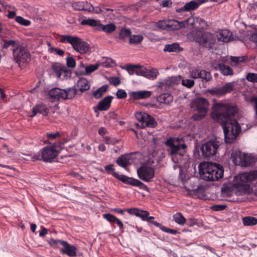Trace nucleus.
Instances as JSON below:
<instances>
[{
  "label": "nucleus",
  "mask_w": 257,
  "mask_h": 257,
  "mask_svg": "<svg viewBox=\"0 0 257 257\" xmlns=\"http://www.w3.org/2000/svg\"><path fill=\"white\" fill-rule=\"evenodd\" d=\"M213 118L221 123L224 140L227 144L232 143L239 135L241 127L237 121L232 118L237 112L235 106L228 104L216 103L213 106Z\"/></svg>",
  "instance_id": "nucleus-1"
},
{
  "label": "nucleus",
  "mask_w": 257,
  "mask_h": 257,
  "mask_svg": "<svg viewBox=\"0 0 257 257\" xmlns=\"http://www.w3.org/2000/svg\"><path fill=\"white\" fill-rule=\"evenodd\" d=\"M3 47L13 51L14 60L19 65L27 63L31 60V54L29 49L19 41L4 40Z\"/></svg>",
  "instance_id": "nucleus-2"
},
{
  "label": "nucleus",
  "mask_w": 257,
  "mask_h": 257,
  "mask_svg": "<svg viewBox=\"0 0 257 257\" xmlns=\"http://www.w3.org/2000/svg\"><path fill=\"white\" fill-rule=\"evenodd\" d=\"M49 145L43 148L40 152L35 154L32 157L33 161H43L45 162H52L59 155L61 150V142H56L53 144L49 143Z\"/></svg>",
  "instance_id": "nucleus-3"
},
{
  "label": "nucleus",
  "mask_w": 257,
  "mask_h": 257,
  "mask_svg": "<svg viewBox=\"0 0 257 257\" xmlns=\"http://www.w3.org/2000/svg\"><path fill=\"white\" fill-rule=\"evenodd\" d=\"M200 172L204 180L208 181H215L223 177L224 169L220 164L209 163L206 167L200 170Z\"/></svg>",
  "instance_id": "nucleus-4"
},
{
  "label": "nucleus",
  "mask_w": 257,
  "mask_h": 257,
  "mask_svg": "<svg viewBox=\"0 0 257 257\" xmlns=\"http://www.w3.org/2000/svg\"><path fill=\"white\" fill-rule=\"evenodd\" d=\"M164 144L168 147L167 150L169 155L172 157L174 162H175L174 157L178 155L180 157L182 156L184 150L187 147L182 138L170 137L166 140Z\"/></svg>",
  "instance_id": "nucleus-5"
},
{
  "label": "nucleus",
  "mask_w": 257,
  "mask_h": 257,
  "mask_svg": "<svg viewBox=\"0 0 257 257\" xmlns=\"http://www.w3.org/2000/svg\"><path fill=\"white\" fill-rule=\"evenodd\" d=\"M195 24V20L193 17H189L187 20L179 22L174 20L159 21L157 23L158 28L167 31L177 30L183 27L190 29Z\"/></svg>",
  "instance_id": "nucleus-6"
},
{
  "label": "nucleus",
  "mask_w": 257,
  "mask_h": 257,
  "mask_svg": "<svg viewBox=\"0 0 257 257\" xmlns=\"http://www.w3.org/2000/svg\"><path fill=\"white\" fill-rule=\"evenodd\" d=\"M77 91V88L75 86L64 89L55 87L50 89L48 94L52 101L55 102L61 99H71L75 96Z\"/></svg>",
  "instance_id": "nucleus-7"
},
{
  "label": "nucleus",
  "mask_w": 257,
  "mask_h": 257,
  "mask_svg": "<svg viewBox=\"0 0 257 257\" xmlns=\"http://www.w3.org/2000/svg\"><path fill=\"white\" fill-rule=\"evenodd\" d=\"M59 41L62 43H68L70 44L76 51L81 54L86 53L90 50L89 45L76 36L62 35L60 36Z\"/></svg>",
  "instance_id": "nucleus-8"
},
{
  "label": "nucleus",
  "mask_w": 257,
  "mask_h": 257,
  "mask_svg": "<svg viewBox=\"0 0 257 257\" xmlns=\"http://www.w3.org/2000/svg\"><path fill=\"white\" fill-rule=\"evenodd\" d=\"M113 164H110L105 166L104 168L105 171L109 174L111 173L114 177L124 184L138 187L144 190L147 191L148 190L147 186L140 180L124 175H119L118 173L114 172L115 169L113 168Z\"/></svg>",
  "instance_id": "nucleus-9"
},
{
  "label": "nucleus",
  "mask_w": 257,
  "mask_h": 257,
  "mask_svg": "<svg viewBox=\"0 0 257 257\" xmlns=\"http://www.w3.org/2000/svg\"><path fill=\"white\" fill-rule=\"evenodd\" d=\"M191 34L194 41L206 48H212L216 42L214 36L208 32L193 31Z\"/></svg>",
  "instance_id": "nucleus-10"
},
{
  "label": "nucleus",
  "mask_w": 257,
  "mask_h": 257,
  "mask_svg": "<svg viewBox=\"0 0 257 257\" xmlns=\"http://www.w3.org/2000/svg\"><path fill=\"white\" fill-rule=\"evenodd\" d=\"M256 179H257V170L244 172L237 177V181L234 184V186L242 190V193H246L249 187V185L247 183Z\"/></svg>",
  "instance_id": "nucleus-11"
},
{
  "label": "nucleus",
  "mask_w": 257,
  "mask_h": 257,
  "mask_svg": "<svg viewBox=\"0 0 257 257\" xmlns=\"http://www.w3.org/2000/svg\"><path fill=\"white\" fill-rule=\"evenodd\" d=\"M220 145V141L217 139H212L207 142L201 148L202 156L208 158L215 155Z\"/></svg>",
  "instance_id": "nucleus-12"
},
{
  "label": "nucleus",
  "mask_w": 257,
  "mask_h": 257,
  "mask_svg": "<svg viewBox=\"0 0 257 257\" xmlns=\"http://www.w3.org/2000/svg\"><path fill=\"white\" fill-rule=\"evenodd\" d=\"M137 173L141 180L147 182L152 181L155 176L154 169L147 165H143L138 168Z\"/></svg>",
  "instance_id": "nucleus-13"
},
{
  "label": "nucleus",
  "mask_w": 257,
  "mask_h": 257,
  "mask_svg": "<svg viewBox=\"0 0 257 257\" xmlns=\"http://www.w3.org/2000/svg\"><path fill=\"white\" fill-rule=\"evenodd\" d=\"M234 86V82H228L221 87L208 89L207 92L213 96H220L231 92L233 90Z\"/></svg>",
  "instance_id": "nucleus-14"
},
{
  "label": "nucleus",
  "mask_w": 257,
  "mask_h": 257,
  "mask_svg": "<svg viewBox=\"0 0 257 257\" xmlns=\"http://www.w3.org/2000/svg\"><path fill=\"white\" fill-rule=\"evenodd\" d=\"M190 77L193 79L201 78L203 81L208 82L212 77L210 72L199 67L192 69L189 71Z\"/></svg>",
  "instance_id": "nucleus-15"
},
{
  "label": "nucleus",
  "mask_w": 257,
  "mask_h": 257,
  "mask_svg": "<svg viewBox=\"0 0 257 257\" xmlns=\"http://www.w3.org/2000/svg\"><path fill=\"white\" fill-rule=\"evenodd\" d=\"M225 62V58H221L219 60L212 62L211 66L215 70H219L223 75H233V70L229 66L224 64Z\"/></svg>",
  "instance_id": "nucleus-16"
},
{
  "label": "nucleus",
  "mask_w": 257,
  "mask_h": 257,
  "mask_svg": "<svg viewBox=\"0 0 257 257\" xmlns=\"http://www.w3.org/2000/svg\"><path fill=\"white\" fill-rule=\"evenodd\" d=\"M208 106L207 100L203 97L197 98L191 103V108L197 111L207 112Z\"/></svg>",
  "instance_id": "nucleus-17"
},
{
  "label": "nucleus",
  "mask_w": 257,
  "mask_h": 257,
  "mask_svg": "<svg viewBox=\"0 0 257 257\" xmlns=\"http://www.w3.org/2000/svg\"><path fill=\"white\" fill-rule=\"evenodd\" d=\"M207 2V0H196L191 1L187 3L184 7L180 8L177 11L178 13H182L183 12H191L197 9L199 7Z\"/></svg>",
  "instance_id": "nucleus-18"
},
{
  "label": "nucleus",
  "mask_w": 257,
  "mask_h": 257,
  "mask_svg": "<svg viewBox=\"0 0 257 257\" xmlns=\"http://www.w3.org/2000/svg\"><path fill=\"white\" fill-rule=\"evenodd\" d=\"M113 97L112 96H107L104 97L97 104L96 106L93 107V110L95 112H97V110L107 111L111 106V103Z\"/></svg>",
  "instance_id": "nucleus-19"
},
{
  "label": "nucleus",
  "mask_w": 257,
  "mask_h": 257,
  "mask_svg": "<svg viewBox=\"0 0 257 257\" xmlns=\"http://www.w3.org/2000/svg\"><path fill=\"white\" fill-rule=\"evenodd\" d=\"M126 70L130 75L134 74L146 77L148 70L140 65H128L126 66Z\"/></svg>",
  "instance_id": "nucleus-20"
},
{
  "label": "nucleus",
  "mask_w": 257,
  "mask_h": 257,
  "mask_svg": "<svg viewBox=\"0 0 257 257\" xmlns=\"http://www.w3.org/2000/svg\"><path fill=\"white\" fill-rule=\"evenodd\" d=\"M63 247L60 249V252L62 254H66L69 257H76L77 254V247L71 244H69L66 241L64 242Z\"/></svg>",
  "instance_id": "nucleus-21"
},
{
  "label": "nucleus",
  "mask_w": 257,
  "mask_h": 257,
  "mask_svg": "<svg viewBox=\"0 0 257 257\" xmlns=\"http://www.w3.org/2000/svg\"><path fill=\"white\" fill-rule=\"evenodd\" d=\"M126 211L130 215H136V216L141 218L142 220L144 221H145L147 217L150 215V213L148 211L141 210L135 207L126 209Z\"/></svg>",
  "instance_id": "nucleus-22"
},
{
  "label": "nucleus",
  "mask_w": 257,
  "mask_h": 257,
  "mask_svg": "<svg viewBox=\"0 0 257 257\" xmlns=\"http://www.w3.org/2000/svg\"><path fill=\"white\" fill-rule=\"evenodd\" d=\"M152 92L148 90H139L133 91L129 93L131 98L134 100H140L146 99L151 96Z\"/></svg>",
  "instance_id": "nucleus-23"
},
{
  "label": "nucleus",
  "mask_w": 257,
  "mask_h": 257,
  "mask_svg": "<svg viewBox=\"0 0 257 257\" xmlns=\"http://www.w3.org/2000/svg\"><path fill=\"white\" fill-rule=\"evenodd\" d=\"M131 154L122 155L117 159L116 162L118 165L125 168L131 163Z\"/></svg>",
  "instance_id": "nucleus-24"
},
{
  "label": "nucleus",
  "mask_w": 257,
  "mask_h": 257,
  "mask_svg": "<svg viewBox=\"0 0 257 257\" xmlns=\"http://www.w3.org/2000/svg\"><path fill=\"white\" fill-rule=\"evenodd\" d=\"M77 93L80 92V93L85 91L88 90L90 88V83L89 81L85 78H80L77 82Z\"/></svg>",
  "instance_id": "nucleus-25"
},
{
  "label": "nucleus",
  "mask_w": 257,
  "mask_h": 257,
  "mask_svg": "<svg viewBox=\"0 0 257 257\" xmlns=\"http://www.w3.org/2000/svg\"><path fill=\"white\" fill-rule=\"evenodd\" d=\"M38 113L47 115L49 113V109L45 105H37L33 108V113L31 115V117H34Z\"/></svg>",
  "instance_id": "nucleus-26"
},
{
  "label": "nucleus",
  "mask_w": 257,
  "mask_h": 257,
  "mask_svg": "<svg viewBox=\"0 0 257 257\" xmlns=\"http://www.w3.org/2000/svg\"><path fill=\"white\" fill-rule=\"evenodd\" d=\"M244 157V153L240 151H233L231 154V158L236 165H240Z\"/></svg>",
  "instance_id": "nucleus-27"
},
{
  "label": "nucleus",
  "mask_w": 257,
  "mask_h": 257,
  "mask_svg": "<svg viewBox=\"0 0 257 257\" xmlns=\"http://www.w3.org/2000/svg\"><path fill=\"white\" fill-rule=\"evenodd\" d=\"M116 29V26L112 24L109 23L107 25H104L101 23L100 21L97 31H102L106 33H111L115 31Z\"/></svg>",
  "instance_id": "nucleus-28"
},
{
  "label": "nucleus",
  "mask_w": 257,
  "mask_h": 257,
  "mask_svg": "<svg viewBox=\"0 0 257 257\" xmlns=\"http://www.w3.org/2000/svg\"><path fill=\"white\" fill-rule=\"evenodd\" d=\"M218 39L224 42H228L233 40L231 32L227 30H222L220 32Z\"/></svg>",
  "instance_id": "nucleus-29"
},
{
  "label": "nucleus",
  "mask_w": 257,
  "mask_h": 257,
  "mask_svg": "<svg viewBox=\"0 0 257 257\" xmlns=\"http://www.w3.org/2000/svg\"><path fill=\"white\" fill-rule=\"evenodd\" d=\"M173 96L169 93H165L161 94L157 98V101L160 103L169 104L173 101Z\"/></svg>",
  "instance_id": "nucleus-30"
},
{
  "label": "nucleus",
  "mask_w": 257,
  "mask_h": 257,
  "mask_svg": "<svg viewBox=\"0 0 257 257\" xmlns=\"http://www.w3.org/2000/svg\"><path fill=\"white\" fill-rule=\"evenodd\" d=\"M99 67L98 64H95L94 65H90L85 67V71H77L76 72V74L77 75H84V74H88L91 73L97 69H98Z\"/></svg>",
  "instance_id": "nucleus-31"
},
{
  "label": "nucleus",
  "mask_w": 257,
  "mask_h": 257,
  "mask_svg": "<svg viewBox=\"0 0 257 257\" xmlns=\"http://www.w3.org/2000/svg\"><path fill=\"white\" fill-rule=\"evenodd\" d=\"M146 119L143 120L141 123L142 127H145L146 126L155 127L157 125V122L155 119L148 114V117H145Z\"/></svg>",
  "instance_id": "nucleus-32"
},
{
  "label": "nucleus",
  "mask_w": 257,
  "mask_h": 257,
  "mask_svg": "<svg viewBox=\"0 0 257 257\" xmlns=\"http://www.w3.org/2000/svg\"><path fill=\"white\" fill-rule=\"evenodd\" d=\"M100 20H95L93 19H84L81 21L80 24L82 26H89L92 27H95L97 30L100 23Z\"/></svg>",
  "instance_id": "nucleus-33"
},
{
  "label": "nucleus",
  "mask_w": 257,
  "mask_h": 257,
  "mask_svg": "<svg viewBox=\"0 0 257 257\" xmlns=\"http://www.w3.org/2000/svg\"><path fill=\"white\" fill-rule=\"evenodd\" d=\"M244 157L240 164L241 166L247 167L255 162V158L251 155H247L244 153Z\"/></svg>",
  "instance_id": "nucleus-34"
},
{
  "label": "nucleus",
  "mask_w": 257,
  "mask_h": 257,
  "mask_svg": "<svg viewBox=\"0 0 257 257\" xmlns=\"http://www.w3.org/2000/svg\"><path fill=\"white\" fill-rule=\"evenodd\" d=\"M131 35L132 32L129 29L122 28L119 33L118 38L120 40L124 42L127 38L130 39Z\"/></svg>",
  "instance_id": "nucleus-35"
},
{
  "label": "nucleus",
  "mask_w": 257,
  "mask_h": 257,
  "mask_svg": "<svg viewBox=\"0 0 257 257\" xmlns=\"http://www.w3.org/2000/svg\"><path fill=\"white\" fill-rule=\"evenodd\" d=\"M108 86L107 84L103 85L97 90L93 92L92 95L96 99L100 98L102 96L108 89Z\"/></svg>",
  "instance_id": "nucleus-36"
},
{
  "label": "nucleus",
  "mask_w": 257,
  "mask_h": 257,
  "mask_svg": "<svg viewBox=\"0 0 257 257\" xmlns=\"http://www.w3.org/2000/svg\"><path fill=\"white\" fill-rule=\"evenodd\" d=\"M244 226H253L257 224V218L252 216L244 217L242 219Z\"/></svg>",
  "instance_id": "nucleus-37"
},
{
  "label": "nucleus",
  "mask_w": 257,
  "mask_h": 257,
  "mask_svg": "<svg viewBox=\"0 0 257 257\" xmlns=\"http://www.w3.org/2000/svg\"><path fill=\"white\" fill-rule=\"evenodd\" d=\"M173 220L180 225H183L186 222V219L181 213L178 212L173 216Z\"/></svg>",
  "instance_id": "nucleus-38"
},
{
  "label": "nucleus",
  "mask_w": 257,
  "mask_h": 257,
  "mask_svg": "<svg viewBox=\"0 0 257 257\" xmlns=\"http://www.w3.org/2000/svg\"><path fill=\"white\" fill-rule=\"evenodd\" d=\"M144 38L141 35H131L129 39V43L130 44H138L142 42Z\"/></svg>",
  "instance_id": "nucleus-39"
},
{
  "label": "nucleus",
  "mask_w": 257,
  "mask_h": 257,
  "mask_svg": "<svg viewBox=\"0 0 257 257\" xmlns=\"http://www.w3.org/2000/svg\"><path fill=\"white\" fill-rule=\"evenodd\" d=\"M65 241V240L51 238L48 240V243L53 248H59V245H61L63 246L64 244V242Z\"/></svg>",
  "instance_id": "nucleus-40"
},
{
  "label": "nucleus",
  "mask_w": 257,
  "mask_h": 257,
  "mask_svg": "<svg viewBox=\"0 0 257 257\" xmlns=\"http://www.w3.org/2000/svg\"><path fill=\"white\" fill-rule=\"evenodd\" d=\"M180 46L178 43H173L165 46L164 50L167 52H176L180 51Z\"/></svg>",
  "instance_id": "nucleus-41"
},
{
  "label": "nucleus",
  "mask_w": 257,
  "mask_h": 257,
  "mask_svg": "<svg viewBox=\"0 0 257 257\" xmlns=\"http://www.w3.org/2000/svg\"><path fill=\"white\" fill-rule=\"evenodd\" d=\"M173 86L171 81L169 79H166L163 81L162 82H160L159 87L161 89L168 90L170 89V87Z\"/></svg>",
  "instance_id": "nucleus-42"
},
{
  "label": "nucleus",
  "mask_w": 257,
  "mask_h": 257,
  "mask_svg": "<svg viewBox=\"0 0 257 257\" xmlns=\"http://www.w3.org/2000/svg\"><path fill=\"white\" fill-rule=\"evenodd\" d=\"M52 68L58 77H60L61 75H62L63 66H61L60 64L57 63H53L52 65Z\"/></svg>",
  "instance_id": "nucleus-43"
},
{
  "label": "nucleus",
  "mask_w": 257,
  "mask_h": 257,
  "mask_svg": "<svg viewBox=\"0 0 257 257\" xmlns=\"http://www.w3.org/2000/svg\"><path fill=\"white\" fill-rule=\"evenodd\" d=\"M48 46L49 47L48 51L50 53L55 52L57 54L61 56H62L64 54V51L58 48L53 47L50 43H48Z\"/></svg>",
  "instance_id": "nucleus-44"
},
{
  "label": "nucleus",
  "mask_w": 257,
  "mask_h": 257,
  "mask_svg": "<svg viewBox=\"0 0 257 257\" xmlns=\"http://www.w3.org/2000/svg\"><path fill=\"white\" fill-rule=\"evenodd\" d=\"M15 20L18 23L23 26H29L31 24V22L29 20L25 19L21 16L16 17Z\"/></svg>",
  "instance_id": "nucleus-45"
},
{
  "label": "nucleus",
  "mask_w": 257,
  "mask_h": 257,
  "mask_svg": "<svg viewBox=\"0 0 257 257\" xmlns=\"http://www.w3.org/2000/svg\"><path fill=\"white\" fill-rule=\"evenodd\" d=\"M207 112L197 111L192 116V118L194 120H200L205 117Z\"/></svg>",
  "instance_id": "nucleus-46"
},
{
  "label": "nucleus",
  "mask_w": 257,
  "mask_h": 257,
  "mask_svg": "<svg viewBox=\"0 0 257 257\" xmlns=\"http://www.w3.org/2000/svg\"><path fill=\"white\" fill-rule=\"evenodd\" d=\"M73 9L76 11H83L84 10V2H77L72 3Z\"/></svg>",
  "instance_id": "nucleus-47"
},
{
  "label": "nucleus",
  "mask_w": 257,
  "mask_h": 257,
  "mask_svg": "<svg viewBox=\"0 0 257 257\" xmlns=\"http://www.w3.org/2000/svg\"><path fill=\"white\" fill-rule=\"evenodd\" d=\"M181 83L182 85L187 87L188 88H190L194 85L195 82L192 79H186L181 80Z\"/></svg>",
  "instance_id": "nucleus-48"
},
{
  "label": "nucleus",
  "mask_w": 257,
  "mask_h": 257,
  "mask_svg": "<svg viewBox=\"0 0 257 257\" xmlns=\"http://www.w3.org/2000/svg\"><path fill=\"white\" fill-rule=\"evenodd\" d=\"M93 11H94V7L93 5L87 1H84V10L83 11H87L91 13Z\"/></svg>",
  "instance_id": "nucleus-49"
},
{
  "label": "nucleus",
  "mask_w": 257,
  "mask_h": 257,
  "mask_svg": "<svg viewBox=\"0 0 257 257\" xmlns=\"http://www.w3.org/2000/svg\"><path fill=\"white\" fill-rule=\"evenodd\" d=\"M108 80L110 84L114 86H117L119 85L121 83V81L119 78L117 77H111L109 78Z\"/></svg>",
  "instance_id": "nucleus-50"
},
{
  "label": "nucleus",
  "mask_w": 257,
  "mask_h": 257,
  "mask_svg": "<svg viewBox=\"0 0 257 257\" xmlns=\"http://www.w3.org/2000/svg\"><path fill=\"white\" fill-rule=\"evenodd\" d=\"M103 217L110 223H114L117 218L113 215L110 213H105L102 215Z\"/></svg>",
  "instance_id": "nucleus-51"
},
{
  "label": "nucleus",
  "mask_w": 257,
  "mask_h": 257,
  "mask_svg": "<svg viewBox=\"0 0 257 257\" xmlns=\"http://www.w3.org/2000/svg\"><path fill=\"white\" fill-rule=\"evenodd\" d=\"M67 66L71 68H73L76 66V62L75 59L72 57H69L66 58Z\"/></svg>",
  "instance_id": "nucleus-52"
},
{
  "label": "nucleus",
  "mask_w": 257,
  "mask_h": 257,
  "mask_svg": "<svg viewBox=\"0 0 257 257\" xmlns=\"http://www.w3.org/2000/svg\"><path fill=\"white\" fill-rule=\"evenodd\" d=\"M116 96L118 99H124L127 97V93L124 90L119 89L116 93Z\"/></svg>",
  "instance_id": "nucleus-53"
},
{
  "label": "nucleus",
  "mask_w": 257,
  "mask_h": 257,
  "mask_svg": "<svg viewBox=\"0 0 257 257\" xmlns=\"http://www.w3.org/2000/svg\"><path fill=\"white\" fill-rule=\"evenodd\" d=\"M145 117H148V114L145 112H137L136 113V118L141 122L142 123L143 120L145 119Z\"/></svg>",
  "instance_id": "nucleus-54"
},
{
  "label": "nucleus",
  "mask_w": 257,
  "mask_h": 257,
  "mask_svg": "<svg viewBox=\"0 0 257 257\" xmlns=\"http://www.w3.org/2000/svg\"><path fill=\"white\" fill-rule=\"evenodd\" d=\"M158 74V72L156 69H152L151 70H148V72H147V75L146 77L148 78H156Z\"/></svg>",
  "instance_id": "nucleus-55"
},
{
  "label": "nucleus",
  "mask_w": 257,
  "mask_h": 257,
  "mask_svg": "<svg viewBox=\"0 0 257 257\" xmlns=\"http://www.w3.org/2000/svg\"><path fill=\"white\" fill-rule=\"evenodd\" d=\"M104 139L105 143L108 145H115L118 142L117 139L109 137H105Z\"/></svg>",
  "instance_id": "nucleus-56"
},
{
  "label": "nucleus",
  "mask_w": 257,
  "mask_h": 257,
  "mask_svg": "<svg viewBox=\"0 0 257 257\" xmlns=\"http://www.w3.org/2000/svg\"><path fill=\"white\" fill-rule=\"evenodd\" d=\"M46 136L49 140H54L61 136L59 132H56L55 133H47Z\"/></svg>",
  "instance_id": "nucleus-57"
},
{
  "label": "nucleus",
  "mask_w": 257,
  "mask_h": 257,
  "mask_svg": "<svg viewBox=\"0 0 257 257\" xmlns=\"http://www.w3.org/2000/svg\"><path fill=\"white\" fill-rule=\"evenodd\" d=\"M246 79L249 81L252 82H256L257 74L249 73L247 75Z\"/></svg>",
  "instance_id": "nucleus-58"
},
{
  "label": "nucleus",
  "mask_w": 257,
  "mask_h": 257,
  "mask_svg": "<svg viewBox=\"0 0 257 257\" xmlns=\"http://www.w3.org/2000/svg\"><path fill=\"white\" fill-rule=\"evenodd\" d=\"M226 207L225 205L217 204L212 206L211 209L215 211H219L224 210Z\"/></svg>",
  "instance_id": "nucleus-59"
},
{
  "label": "nucleus",
  "mask_w": 257,
  "mask_h": 257,
  "mask_svg": "<svg viewBox=\"0 0 257 257\" xmlns=\"http://www.w3.org/2000/svg\"><path fill=\"white\" fill-rule=\"evenodd\" d=\"M160 228L162 230L167 233H169L172 234H176L177 233H178L177 230L167 228L164 226H163L162 224L161 227Z\"/></svg>",
  "instance_id": "nucleus-60"
},
{
  "label": "nucleus",
  "mask_w": 257,
  "mask_h": 257,
  "mask_svg": "<svg viewBox=\"0 0 257 257\" xmlns=\"http://www.w3.org/2000/svg\"><path fill=\"white\" fill-rule=\"evenodd\" d=\"M185 223L188 226H193L197 223V219L194 218H189L186 219Z\"/></svg>",
  "instance_id": "nucleus-61"
},
{
  "label": "nucleus",
  "mask_w": 257,
  "mask_h": 257,
  "mask_svg": "<svg viewBox=\"0 0 257 257\" xmlns=\"http://www.w3.org/2000/svg\"><path fill=\"white\" fill-rule=\"evenodd\" d=\"M231 61L236 64L244 62L245 58L243 57H231Z\"/></svg>",
  "instance_id": "nucleus-62"
},
{
  "label": "nucleus",
  "mask_w": 257,
  "mask_h": 257,
  "mask_svg": "<svg viewBox=\"0 0 257 257\" xmlns=\"http://www.w3.org/2000/svg\"><path fill=\"white\" fill-rule=\"evenodd\" d=\"M169 79L171 81L173 86L179 83L181 81V77L180 76H173L169 78Z\"/></svg>",
  "instance_id": "nucleus-63"
},
{
  "label": "nucleus",
  "mask_w": 257,
  "mask_h": 257,
  "mask_svg": "<svg viewBox=\"0 0 257 257\" xmlns=\"http://www.w3.org/2000/svg\"><path fill=\"white\" fill-rule=\"evenodd\" d=\"M64 74V77L66 78H70L71 76V71L67 69L65 66H63V71H62V75Z\"/></svg>",
  "instance_id": "nucleus-64"
}]
</instances>
